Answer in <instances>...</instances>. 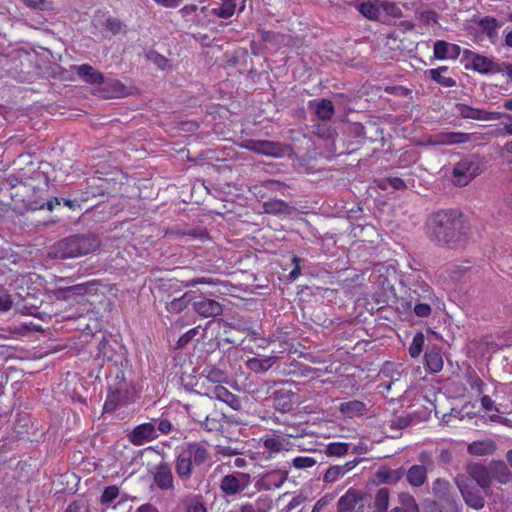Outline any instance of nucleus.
Masks as SVG:
<instances>
[{
    "mask_svg": "<svg viewBox=\"0 0 512 512\" xmlns=\"http://www.w3.org/2000/svg\"><path fill=\"white\" fill-rule=\"evenodd\" d=\"M275 363L274 357L252 358L247 361V367L255 373H264L268 371Z\"/></svg>",
    "mask_w": 512,
    "mask_h": 512,
    "instance_id": "obj_44",
    "label": "nucleus"
},
{
    "mask_svg": "<svg viewBox=\"0 0 512 512\" xmlns=\"http://www.w3.org/2000/svg\"><path fill=\"white\" fill-rule=\"evenodd\" d=\"M185 512H208L202 495H189L182 500Z\"/></svg>",
    "mask_w": 512,
    "mask_h": 512,
    "instance_id": "obj_41",
    "label": "nucleus"
},
{
    "mask_svg": "<svg viewBox=\"0 0 512 512\" xmlns=\"http://www.w3.org/2000/svg\"><path fill=\"white\" fill-rule=\"evenodd\" d=\"M380 7L390 16L401 17V9L393 2L380 1Z\"/></svg>",
    "mask_w": 512,
    "mask_h": 512,
    "instance_id": "obj_62",
    "label": "nucleus"
},
{
    "mask_svg": "<svg viewBox=\"0 0 512 512\" xmlns=\"http://www.w3.org/2000/svg\"><path fill=\"white\" fill-rule=\"evenodd\" d=\"M471 65L474 71L483 75L502 72L500 63L480 54H473Z\"/></svg>",
    "mask_w": 512,
    "mask_h": 512,
    "instance_id": "obj_17",
    "label": "nucleus"
},
{
    "mask_svg": "<svg viewBox=\"0 0 512 512\" xmlns=\"http://www.w3.org/2000/svg\"><path fill=\"white\" fill-rule=\"evenodd\" d=\"M38 193L39 190H36L35 187L24 182L12 185L10 189V204L12 209L21 215L28 211H36L44 208L52 211L54 201H45L39 197Z\"/></svg>",
    "mask_w": 512,
    "mask_h": 512,
    "instance_id": "obj_2",
    "label": "nucleus"
},
{
    "mask_svg": "<svg viewBox=\"0 0 512 512\" xmlns=\"http://www.w3.org/2000/svg\"><path fill=\"white\" fill-rule=\"evenodd\" d=\"M190 293L186 292L178 298H174L166 303V310L172 314H179L183 312L190 304Z\"/></svg>",
    "mask_w": 512,
    "mask_h": 512,
    "instance_id": "obj_42",
    "label": "nucleus"
},
{
    "mask_svg": "<svg viewBox=\"0 0 512 512\" xmlns=\"http://www.w3.org/2000/svg\"><path fill=\"white\" fill-rule=\"evenodd\" d=\"M357 10L369 20H378L380 17V1H365L357 5Z\"/></svg>",
    "mask_w": 512,
    "mask_h": 512,
    "instance_id": "obj_38",
    "label": "nucleus"
},
{
    "mask_svg": "<svg viewBox=\"0 0 512 512\" xmlns=\"http://www.w3.org/2000/svg\"><path fill=\"white\" fill-rule=\"evenodd\" d=\"M192 308L203 318L217 317L223 312V307L218 301L204 296L196 298L192 302Z\"/></svg>",
    "mask_w": 512,
    "mask_h": 512,
    "instance_id": "obj_15",
    "label": "nucleus"
},
{
    "mask_svg": "<svg viewBox=\"0 0 512 512\" xmlns=\"http://www.w3.org/2000/svg\"><path fill=\"white\" fill-rule=\"evenodd\" d=\"M425 366L431 373H438L443 369V358L439 350L428 349L424 355Z\"/></svg>",
    "mask_w": 512,
    "mask_h": 512,
    "instance_id": "obj_34",
    "label": "nucleus"
},
{
    "mask_svg": "<svg viewBox=\"0 0 512 512\" xmlns=\"http://www.w3.org/2000/svg\"><path fill=\"white\" fill-rule=\"evenodd\" d=\"M199 284H207L211 286H217L221 284V281L218 278L212 277V276H201V277H195L187 281L186 286L187 287H194Z\"/></svg>",
    "mask_w": 512,
    "mask_h": 512,
    "instance_id": "obj_57",
    "label": "nucleus"
},
{
    "mask_svg": "<svg viewBox=\"0 0 512 512\" xmlns=\"http://www.w3.org/2000/svg\"><path fill=\"white\" fill-rule=\"evenodd\" d=\"M456 484L467 506L475 510H480L484 507L485 499L480 489L470 479L463 476L457 477Z\"/></svg>",
    "mask_w": 512,
    "mask_h": 512,
    "instance_id": "obj_8",
    "label": "nucleus"
},
{
    "mask_svg": "<svg viewBox=\"0 0 512 512\" xmlns=\"http://www.w3.org/2000/svg\"><path fill=\"white\" fill-rule=\"evenodd\" d=\"M175 470L182 480H188L192 475L193 462L184 451L181 452L176 459Z\"/></svg>",
    "mask_w": 512,
    "mask_h": 512,
    "instance_id": "obj_33",
    "label": "nucleus"
},
{
    "mask_svg": "<svg viewBox=\"0 0 512 512\" xmlns=\"http://www.w3.org/2000/svg\"><path fill=\"white\" fill-rule=\"evenodd\" d=\"M294 393L284 389L277 390L274 393L275 407L281 411H289L293 406Z\"/></svg>",
    "mask_w": 512,
    "mask_h": 512,
    "instance_id": "obj_39",
    "label": "nucleus"
},
{
    "mask_svg": "<svg viewBox=\"0 0 512 512\" xmlns=\"http://www.w3.org/2000/svg\"><path fill=\"white\" fill-rule=\"evenodd\" d=\"M346 473V470L342 466H331L329 467L324 474V482L332 483L337 481L339 478L343 477Z\"/></svg>",
    "mask_w": 512,
    "mask_h": 512,
    "instance_id": "obj_54",
    "label": "nucleus"
},
{
    "mask_svg": "<svg viewBox=\"0 0 512 512\" xmlns=\"http://www.w3.org/2000/svg\"><path fill=\"white\" fill-rule=\"evenodd\" d=\"M64 512H90V508L83 500H76L71 502Z\"/></svg>",
    "mask_w": 512,
    "mask_h": 512,
    "instance_id": "obj_63",
    "label": "nucleus"
},
{
    "mask_svg": "<svg viewBox=\"0 0 512 512\" xmlns=\"http://www.w3.org/2000/svg\"><path fill=\"white\" fill-rule=\"evenodd\" d=\"M235 9V0H224L219 7L211 10V14L222 19H228L234 15Z\"/></svg>",
    "mask_w": 512,
    "mask_h": 512,
    "instance_id": "obj_47",
    "label": "nucleus"
},
{
    "mask_svg": "<svg viewBox=\"0 0 512 512\" xmlns=\"http://www.w3.org/2000/svg\"><path fill=\"white\" fill-rule=\"evenodd\" d=\"M482 173V164L475 155H466L456 162L452 169V182L459 187L468 185Z\"/></svg>",
    "mask_w": 512,
    "mask_h": 512,
    "instance_id": "obj_4",
    "label": "nucleus"
},
{
    "mask_svg": "<svg viewBox=\"0 0 512 512\" xmlns=\"http://www.w3.org/2000/svg\"><path fill=\"white\" fill-rule=\"evenodd\" d=\"M404 474V468L391 469L387 466H381L376 472V478L379 483L395 484L403 478Z\"/></svg>",
    "mask_w": 512,
    "mask_h": 512,
    "instance_id": "obj_27",
    "label": "nucleus"
},
{
    "mask_svg": "<svg viewBox=\"0 0 512 512\" xmlns=\"http://www.w3.org/2000/svg\"><path fill=\"white\" fill-rule=\"evenodd\" d=\"M103 84L104 87L100 91L103 98H121L128 94L126 86L118 79L104 80Z\"/></svg>",
    "mask_w": 512,
    "mask_h": 512,
    "instance_id": "obj_24",
    "label": "nucleus"
},
{
    "mask_svg": "<svg viewBox=\"0 0 512 512\" xmlns=\"http://www.w3.org/2000/svg\"><path fill=\"white\" fill-rule=\"evenodd\" d=\"M424 342H425V337H424V334L422 332H417L413 339H412V342L409 346V355L412 357V358H417L420 356L422 350H423V346H424Z\"/></svg>",
    "mask_w": 512,
    "mask_h": 512,
    "instance_id": "obj_49",
    "label": "nucleus"
},
{
    "mask_svg": "<svg viewBox=\"0 0 512 512\" xmlns=\"http://www.w3.org/2000/svg\"><path fill=\"white\" fill-rule=\"evenodd\" d=\"M165 237L168 238H180L190 237L194 240L206 241L209 239V235L205 229H190V230H179V229H167L164 233Z\"/></svg>",
    "mask_w": 512,
    "mask_h": 512,
    "instance_id": "obj_28",
    "label": "nucleus"
},
{
    "mask_svg": "<svg viewBox=\"0 0 512 512\" xmlns=\"http://www.w3.org/2000/svg\"><path fill=\"white\" fill-rule=\"evenodd\" d=\"M467 382L472 391L476 392L478 395L482 394L484 391L485 383L484 381L477 375L476 372H471L467 376Z\"/></svg>",
    "mask_w": 512,
    "mask_h": 512,
    "instance_id": "obj_56",
    "label": "nucleus"
},
{
    "mask_svg": "<svg viewBox=\"0 0 512 512\" xmlns=\"http://www.w3.org/2000/svg\"><path fill=\"white\" fill-rule=\"evenodd\" d=\"M470 139L471 134L469 133L442 131L426 136L424 142L426 145L430 146H444L467 143Z\"/></svg>",
    "mask_w": 512,
    "mask_h": 512,
    "instance_id": "obj_12",
    "label": "nucleus"
},
{
    "mask_svg": "<svg viewBox=\"0 0 512 512\" xmlns=\"http://www.w3.org/2000/svg\"><path fill=\"white\" fill-rule=\"evenodd\" d=\"M411 300L410 301H402L401 302V305H402V308L404 311H409L411 310L412 308V302L414 301L416 304L413 308V311H414V314L417 316V317H420V318H426L428 316H430L431 314V306L430 304L428 303H418L419 301V298L420 296L418 295L416 298L413 297V296H410Z\"/></svg>",
    "mask_w": 512,
    "mask_h": 512,
    "instance_id": "obj_37",
    "label": "nucleus"
},
{
    "mask_svg": "<svg viewBox=\"0 0 512 512\" xmlns=\"http://www.w3.org/2000/svg\"><path fill=\"white\" fill-rule=\"evenodd\" d=\"M339 512H374L360 490L350 488L338 500Z\"/></svg>",
    "mask_w": 512,
    "mask_h": 512,
    "instance_id": "obj_6",
    "label": "nucleus"
},
{
    "mask_svg": "<svg viewBox=\"0 0 512 512\" xmlns=\"http://www.w3.org/2000/svg\"><path fill=\"white\" fill-rule=\"evenodd\" d=\"M447 71H448L447 66H441V67H438L435 69L427 70L426 74L436 83H438L444 87L450 88V87L455 86L456 82L451 77L442 75V73L447 72Z\"/></svg>",
    "mask_w": 512,
    "mask_h": 512,
    "instance_id": "obj_40",
    "label": "nucleus"
},
{
    "mask_svg": "<svg viewBox=\"0 0 512 512\" xmlns=\"http://www.w3.org/2000/svg\"><path fill=\"white\" fill-rule=\"evenodd\" d=\"M100 286L99 280H91L85 283L76 284L64 289L67 292H72L75 295L79 296H90L96 295L98 292V287Z\"/></svg>",
    "mask_w": 512,
    "mask_h": 512,
    "instance_id": "obj_35",
    "label": "nucleus"
},
{
    "mask_svg": "<svg viewBox=\"0 0 512 512\" xmlns=\"http://www.w3.org/2000/svg\"><path fill=\"white\" fill-rule=\"evenodd\" d=\"M309 107L314 110L315 115L322 121H329L335 114L334 104L330 99H314L309 101Z\"/></svg>",
    "mask_w": 512,
    "mask_h": 512,
    "instance_id": "obj_21",
    "label": "nucleus"
},
{
    "mask_svg": "<svg viewBox=\"0 0 512 512\" xmlns=\"http://www.w3.org/2000/svg\"><path fill=\"white\" fill-rule=\"evenodd\" d=\"M384 91L397 97L407 98L408 101L406 104H409L412 101V91L404 86H386Z\"/></svg>",
    "mask_w": 512,
    "mask_h": 512,
    "instance_id": "obj_53",
    "label": "nucleus"
},
{
    "mask_svg": "<svg viewBox=\"0 0 512 512\" xmlns=\"http://www.w3.org/2000/svg\"><path fill=\"white\" fill-rule=\"evenodd\" d=\"M213 393L215 395V397H213V399H216V400H219V401L225 403L226 405H228L233 410L238 411V410L241 409V400H240V398L237 395H235L232 392H230L223 385H222L221 388H218V389L214 390Z\"/></svg>",
    "mask_w": 512,
    "mask_h": 512,
    "instance_id": "obj_32",
    "label": "nucleus"
},
{
    "mask_svg": "<svg viewBox=\"0 0 512 512\" xmlns=\"http://www.w3.org/2000/svg\"><path fill=\"white\" fill-rule=\"evenodd\" d=\"M23 3L34 10L46 11L51 9V3L47 0H22Z\"/></svg>",
    "mask_w": 512,
    "mask_h": 512,
    "instance_id": "obj_59",
    "label": "nucleus"
},
{
    "mask_svg": "<svg viewBox=\"0 0 512 512\" xmlns=\"http://www.w3.org/2000/svg\"><path fill=\"white\" fill-rule=\"evenodd\" d=\"M389 498V490L387 488H380L375 494V512H387L389 506Z\"/></svg>",
    "mask_w": 512,
    "mask_h": 512,
    "instance_id": "obj_48",
    "label": "nucleus"
},
{
    "mask_svg": "<svg viewBox=\"0 0 512 512\" xmlns=\"http://www.w3.org/2000/svg\"><path fill=\"white\" fill-rule=\"evenodd\" d=\"M120 494V489L116 485H110L105 487L103 490L101 497H100V503L102 505H109L111 504Z\"/></svg>",
    "mask_w": 512,
    "mask_h": 512,
    "instance_id": "obj_50",
    "label": "nucleus"
},
{
    "mask_svg": "<svg viewBox=\"0 0 512 512\" xmlns=\"http://www.w3.org/2000/svg\"><path fill=\"white\" fill-rule=\"evenodd\" d=\"M434 57L438 60L457 59L460 56L461 48L457 44L448 43L444 40H437L434 43Z\"/></svg>",
    "mask_w": 512,
    "mask_h": 512,
    "instance_id": "obj_20",
    "label": "nucleus"
},
{
    "mask_svg": "<svg viewBox=\"0 0 512 512\" xmlns=\"http://www.w3.org/2000/svg\"><path fill=\"white\" fill-rule=\"evenodd\" d=\"M429 238L440 247L457 248L467 239L469 225L461 212L440 210L427 222Z\"/></svg>",
    "mask_w": 512,
    "mask_h": 512,
    "instance_id": "obj_1",
    "label": "nucleus"
},
{
    "mask_svg": "<svg viewBox=\"0 0 512 512\" xmlns=\"http://www.w3.org/2000/svg\"><path fill=\"white\" fill-rule=\"evenodd\" d=\"M244 147L256 154L271 156L275 158L283 157L289 148L280 142L253 139L248 140Z\"/></svg>",
    "mask_w": 512,
    "mask_h": 512,
    "instance_id": "obj_10",
    "label": "nucleus"
},
{
    "mask_svg": "<svg viewBox=\"0 0 512 512\" xmlns=\"http://www.w3.org/2000/svg\"><path fill=\"white\" fill-rule=\"evenodd\" d=\"M419 20L425 25H433L438 21V15L433 10H424L419 13Z\"/></svg>",
    "mask_w": 512,
    "mask_h": 512,
    "instance_id": "obj_60",
    "label": "nucleus"
},
{
    "mask_svg": "<svg viewBox=\"0 0 512 512\" xmlns=\"http://www.w3.org/2000/svg\"><path fill=\"white\" fill-rule=\"evenodd\" d=\"M200 326L194 327L182 334L176 342L175 349L185 348L198 334Z\"/></svg>",
    "mask_w": 512,
    "mask_h": 512,
    "instance_id": "obj_52",
    "label": "nucleus"
},
{
    "mask_svg": "<svg viewBox=\"0 0 512 512\" xmlns=\"http://www.w3.org/2000/svg\"><path fill=\"white\" fill-rule=\"evenodd\" d=\"M52 200L54 201L53 208L55 207V205H60L61 202L63 201L64 205L73 211L81 209L80 202H82V201L80 200V196L75 199H64V198L54 197Z\"/></svg>",
    "mask_w": 512,
    "mask_h": 512,
    "instance_id": "obj_58",
    "label": "nucleus"
},
{
    "mask_svg": "<svg viewBox=\"0 0 512 512\" xmlns=\"http://www.w3.org/2000/svg\"><path fill=\"white\" fill-rule=\"evenodd\" d=\"M207 378H209L212 382L216 384L223 385V383H226L228 380V375L225 371L212 367L209 370H207V374H204Z\"/></svg>",
    "mask_w": 512,
    "mask_h": 512,
    "instance_id": "obj_55",
    "label": "nucleus"
},
{
    "mask_svg": "<svg viewBox=\"0 0 512 512\" xmlns=\"http://www.w3.org/2000/svg\"><path fill=\"white\" fill-rule=\"evenodd\" d=\"M433 493L440 500L447 503H453L454 508L452 512H461L462 508L454 503L450 495L451 485L448 481L437 479L433 482Z\"/></svg>",
    "mask_w": 512,
    "mask_h": 512,
    "instance_id": "obj_25",
    "label": "nucleus"
},
{
    "mask_svg": "<svg viewBox=\"0 0 512 512\" xmlns=\"http://www.w3.org/2000/svg\"><path fill=\"white\" fill-rule=\"evenodd\" d=\"M491 480L495 479L497 482L506 484L511 478V473L508 466L503 461H491L489 464Z\"/></svg>",
    "mask_w": 512,
    "mask_h": 512,
    "instance_id": "obj_30",
    "label": "nucleus"
},
{
    "mask_svg": "<svg viewBox=\"0 0 512 512\" xmlns=\"http://www.w3.org/2000/svg\"><path fill=\"white\" fill-rule=\"evenodd\" d=\"M201 427L208 432L219 431L222 428L221 420L217 416L205 415L200 423Z\"/></svg>",
    "mask_w": 512,
    "mask_h": 512,
    "instance_id": "obj_51",
    "label": "nucleus"
},
{
    "mask_svg": "<svg viewBox=\"0 0 512 512\" xmlns=\"http://www.w3.org/2000/svg\"><path fill=\"white\" fill-rule=\"evenodd\" d=\"M339 411L345 418H355L363 416L366 411L367 407L366 404L359 400H350L346 402H342L339 405Z\"/></svg>",
    "mask_w": 512,
    "mask_h": 512,
    "instance_id": "obj_26",
    "label": "nucleus"
},
{
    "mask_svg": "<svg viewBox=\"0 0 512 512\" xmlns=\"http://www.w3.org/2000/svg\"><path fill=\"white\" fill-rule=\"evenodd\" d=\"M251 477L247 473L235 472L225 475L220 482L221 491L228 496L244 491L250 484Z\"/></svg>",
    "mask_w": 512,
    "mask_h": 512,
    "instance_id": "obj_11",
    "label": "nucleus"
},
{
    "mask_svg": "<svg viewBox=\"0 0 512 512\" xmlns=\"http://www.w3.org/2000/svg\"><path fill=\"white\" fill-rule=\"evenodd\" d=\"M406 479L412 487H421L427 481V468L424 465H412L406 472Z\"/></svg>",
    "mask_w": 512,
    "mask_h": 512,
    "instance_id": "obj_31",
    "label": "nucleus"
},
{
    "mask_svg": "<svg viewBox=\"0 0 512 512\" xmlns=\"http://www.w3.org/2000/svg\"><path fill=\"white\" fill-rule=\"evenodd\" d=\"M459 114L462 118L465 119H473V120H481V121H491V120H499L502 118V113L496 111H485L480 108H475L470 105L459 103L457 105Z\"/></svg>",
    "mask_w": 512,
    "mask_h": 512,
    "instance_id": "obj_16",
    "label": "nucleus"
},
{
    "mask_svg": "<svg viewBox=\"0 0 512 512\" xmlns=\"http://www.w3.org/2000/svg\"><path fill=\"white\" fill-rule=\"evenodd\" d=\"M158 436L155 424L147 422L135 426L128 434V439L133 445L141 446L155 440Z\"/></svg>",
    "mask_w": 512,
    "mask_h": 512,
    "instance_id": "obj_13",
    "label": "nucleus"
},
{
    "mask_svg": "<svg viewBox=\"0 0 512 512\" xmlns=\"http://www.w3.org/2000/svg\"><path fill=\"white\" fill-rule=\"evenodd\" d=\"M246 328L233 323H224L223 329L218 333V343L240 346L245 340Z\"/></svg>",
    "mask_w": 512,
    "mask_h": 512,
    "instance_id": "obj_14",
    "label": "nucleus"
},
{
    "mask_svg": "<svg viewBox=\"0 0 512 512\" xmlns=\"http://www.w3.org/2000/svg\"><path fill=\"white\" fill-rule=\"evenodd\" d=\"M184 452L196 466L206 464L210 461V455L208 453V450L202 443H189Z\"/></svg>",
    "mask_w": 512,
    "mask_h": 512,
    "instance_id": "obj_22",
    "label": "nucleus"
},
{
    "mask_svg": "<svg viewBox=\"0 0 512 512\" xmlns=\"http://www.w3.org/2000/svg\"><path fill=\"white\" fill-rule=\"evenodd\" d=\"M292 436L293 434L289 432V428H285L283 431L273 430L271 433L265 434L261 437L260 441L267 451L271 454H277L289 450L291 446L289 437Z\"/></svg>",
    "mask_w": 512,
    "mask_h": 512,
    "instance_id": "obj_9",
    "label": "nucleus"
},
{
    "mask_svg": "<svg viewBox=\"0 0 512 512\" xmlns=\"http://www.w3.org/2000/svg\"><path fill=\"white\" fill-rule=\"evenodd\" d=\"M153 479L154 483L160 490H171L174 488L172 470L166 463H161L156 466Z\"/></svg>",
    "mask_w": 512,
    "mask_h": 512,
    "instance_id": "obj_19",
    "label": "nucleus"
},
{
    "mask_svg": "<svg viewBox=\"0 0 512 512\" xmlns=\"http://www.w3.org/2000/svg\"><path fill=\"white\" fill-rule=\"evenodd\" d=\"M197 385L199 386V389H200L199 393L202 396H206L210 400H212L213 397H215V395L213 393L214 390L222 387V385L212 382L204 374H202L199 377Z\"/></svg>",
    "mask_w": 512,
    "mask_h": 512,
    "instance_id": "obj_46",
    "label": "nucleus"
},
{
    "mask_svg": "<svg viewBox=\"0 0 512 512\" xmlns=\"http://www.w3.org/2000/svg\"><path fill=\"white\" fill-rule=\"evenodd\" d=\"M184 407L186 412L191 416V418L195 422L200 424L204 419L205 415L208 414L209 402L196 401L191 404H186Z\"/></svg>",
    "mask_w": 512,
    "mask_h": 512,
    "instance_id": "obj_36",
    "label": "nucleus"
},
{
    "mask_svg": "<svg viewBox=\"0 0 512 512\" xmlns=\"http://www.w3.org/2000/svg\"><path fill=\"white\" fill-rule=\"evenodd\" d=\"M134 402V395L126 382H119L116 388L108 390L103 405L104 413H113L118 408L127 406Z\"/></svg>",
    "mask_w": 512,
    "mask_h": 512,
    "instance_id": "obj_5",
    "label": "nucleus"
},
{
    "mask_svg": "<svg viewBox=\"0 0 512 512\" xmlns=\"http://www.w3.org/2000/svg\"><path fill=\"white\" fill-rule=\"evenodd\" d=\"M263 208L267 214L273 215H285L290 212V206L280 199H271L264 202Z\"/></svg>",
    "mask_w": 512,
    "mask_h": 512,
    "instance_id": "obj_43",
    "label": "nucleus"
},
{
    "mask_svg": "<svg viewBox=\"0 0 512 512\" xmlns=\"http://www.w3.org/2000/svg\"><path fill=\"white\" fill-rule=\"evenodd\" d=\"M495 450L496 444L491 439L473 441L467 447L468 453L475 456L491 455Z\"/></svg>",
    "mask_w": 512,
    "mask_h": 512,
    "instance_id": "obj_29",
    "label": "nucleus"
},
{
    "mask_svg": "<svg viewBox=\"0 0 512 512\" xmlns=\"http://www.w3.org/2000/svg\"><path fill=\"white\" fill-rule=\"evenodd\" d=\"M100 246V239L93 234H75L59 241L55 254L61 259L77 258L95 252Z\"/></svg>",
    "mask_w": 512,
    "mask_h": 512,
    "instance_id": "obj_3",
    "label": "nucleus"
},
{
    "mask_svg": "<svg viewBox=\"0 0 512 512\" xmlns=\"http://www.w3.org/2000/svg\"><path fill=\"white\" fill-rule=\"evenodd\" d=\"M105 28L113 35H117L122 30V22L114 17H109L105 22Z\"/></svg>",
    "mask_w": 512,
    "mask_h": 512,
    "instance_id": "obj_64",
    "label": "nucleus"
},
{
    "mask_svg": "<svg viewBox=\"0 0 512 512\" xmlns=\"http://www.w3.org/2000/svg\"><path fill=\"white\" fill-rule=\"evenodd\" d=\"M467 473L482 489H488L491 485V475L489 467L479 463H471L467 465Z\"/></svg>",
    "mask_w": 512,
    "mask_h": 512,
    "instance_id": "obj_18",
    "label": "nucleus"
},
{
    "mask_svg": "<svg viewBox=\"0 0 512 512\" xmlns=\"http://www.w3.org/2000/svg\"><path fill=\"white\" fill-rule=\"evenodd\" d=\"M482 32L490 39L493 40L497 37V29L499 27L498 21L493 17H484L478 23Z\"/></svg>",
    "mask_w": 512,
    "mask_h": 512,
    "instance_id": "obj_45",
    "label": "nucleus"
},
{
    "mask_svg": "<svg viewBox=\"0 0 512 512\" xmlns=\"http://www.w3.org/2000/svg\"><path fill=\"white\" fill-rule=\"evenodd\" d=\"M114 184L115 183H112L111 180L107 178H103L96 174L91 175L85 180V187L81 192L80 200L82 202H87L91 198L109 194Z\"/></svg>",
    "mask_w": 512,
    "mask_h": 512,
    "instance_id": "obj_7",
    "label": "nucleus"
},
{
    "mask_svg": "<svg viewBox=\"0 0 512 512\" xmlns=\"http://www.w3.org/2000/svg\"><path fill=\"white\" fill-rule=\"evenodd\" d=\"M77 76L85 83L95 85L104 83V75L89 64H82L75 67Z\"/></svg>",
    "mask_w": 512,
    "mask_h": 512,
    "instance_id": "obj_23",
    "label": "nucleus"
},
{
    "mask_svg": "<svg viewBox=\"0 0 512 512\" xmlns=\"http://www.w3.org/2000/svg\"><path fill=\"white\" fill-rule=\"evenodd\" d=\"M327 450L330 455L343 456L348 452L349 445L347 443H331Z\"/></svg>",
    "mask_w": 512,
    "mask_h": 512,
    "instance_id": "obj_61",
    "label": "nucleus"
}]
</instances>
